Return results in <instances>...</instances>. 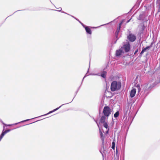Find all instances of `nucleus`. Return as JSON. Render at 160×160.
Listing matches in <instances>:
<instances>
[{"mask_svg": "<svg viewBox=\"0 0 160 160\" xmlns=\"http://www.w3.org/2000/svg\"><path fill=\"white\" fill-rule=\"evenodd\" d=\"M65 104H62V105H61V106H60L58 108L54 109L52 111H51L50 112H49L48 113L46 114H45V115H43V116H45V115H48L49 114H50V113H51L53 112H54L55 111H56V110H58V109L60 108H61L62 106L63 105H64ZM42 116V115L41 116Z\"/></svg>", "mask_w": 160, "mask_h": 160, "instance_id": "12", "label": "nucleus"}, {"mask_svg": "<svg viewBox=\"0 0 160 160\" xmlns=\"http://www.w3.org/2000/svg\"><path fill=\"white\" fill-rule=\"evenodd\" d=\"M75 18V19H76L77 20V19L76 18Z\"/></svg>", "mask_w": 160, "mask_h": 160, "instance_id": "29", "label": "nucleus"}, {"mask_svg": "<svg viewBox=\"0 0 160 160\" xmlns=\"http://www.w3.org/2000/svg\"><path fill=\"white\" fill-rule=\"evenodd\" d=\"M112 148L113 149H114L115 148V143L114 142H112Z\"/></svg>", "mask_w": 160, "mask_h": 160, "instance_id": "19", "label": "nucleus"}, {"mask_svg": "<svg viewBox=\"0 0 160 160\" xmlns=\"http://www.w3.org/2000/svg\"><path fill=\"white\" fill-rule=\"evenodd\" d=\"M112 111V109L108 106H107L104 107L103 111V113L104 115L107 117V118H108V117L111 114Z\"/></svg>", "mask_w": 160, "mask_h": 160, "instance_id": "2", "label": "nucleus"}, {"mask_svg": "<svg viewBox=\"0 0 160 160\" xmlns=\"http://www.w3.org/2000/svg\"><path fill=\"white\" fill-rule=\"evenodd\" d=\"M138 50L137 49L135 52L134 54H135L138 52Z\"/></svg>", "mask_w": 160, "mask_h": 160, "instance_id": "24", "label": "nucleus"}, {"mask_svg": "<svg viewBox=\"0 0 160 160\" xmlns=\"http://www.w3.org/2000/svg\"><path fill=\"white\" fill-rule=\"evenodd\" d=\"M72 17L74 18L73 16H72Z\"/></svg>", "mask_w": 160, "mask_h": 160, "instance_id": "31", "label": "nucleus"}, {"mask_svg": "<svg viewBox=\"0 0 160 160\" xmlns=\"http://www.w3.org/2000/svg\"><path fill=\"white\" fill-rule=\"evenodd\" d=\"M108 130H109V129H108V130L106 132V134L108 133Z\"/></svg>", "mask_w": 160, "mask_h": 160, "instance_id": "26", "label": "nucleus"}, {"mask_svg": "<svg viewBox=\"0 0 160 160\" xmlns=\"http://www.w3.org/2000/svg\"><path fill=\"white\" fill-rule=\"evenodd\" d=\"M128 38L129 40L131 42L134 41L136 39L135 36L132 34H130L128 36Z\"/></svg>", "mask_w": 160, "mask_h": 160, "instance_id": "5", "label": "nucleus"}, {"mask_svg": "<svg viewBox=\"0 0 160 160\" xmlns=\"http://www.w3.org/2000/svg\"><path fill=\"white\" fill-rule=\"evenodd\" d=\"M150 48L149 46L146 47V48H143L142 50H143V52H144L147 49H149Z\"/></svg>", "mask_w": 160, "mask_h": 160, "instance_id": "20", "label": "nucleus"}, {"mask_svg": "<svg viewBox=\"0 0 160 160\" xmlns=\"http://www.w3.org/2000/svg\"><path fill=\"white\" fill-rule=\"evenodd\" d=\"M86 76V75H85V76H84V78H83V79L84 78H85Z\"/></svg>", "mask_w": 160, "mask_h": 160, "instance_id": "28", "label": "nucleus"}, {"mask_svg": "<svg viewBox=\"0 0 160 160\" xmlns=\"http://www.w3.org/2000/svg\"><path fill=\"white\" fill-rule=\"evenodd\" d=\"M103 123V126L106 128L108 129V124L107 123L104 122Z\"/></svg>", "mask_w": 160, "mask_h": 160, "instance_id": "17", "label": "nucleus"}, {"mask_svg": "<svg viewBox=\"0 0 160 160\" xmlns=\"http://www.w3.org/2000/svg\"><path fill=\"white\" fill-rule=\"evenodd\" d=\"M95 122H96V123H97V125L99 128V129L100 133V136H101V140H102V141L103 142L104 141V138L102 136V134H103L102 133V132L101 130H100V129L99 125L98 123L96 121H95Z\"/></svg>", "mask_w": 160, "mask_h": 160, "instance_id": "13", "label": "nucleus"}, {"mask_svg": "<svg viewBox=\"0 0 160 160\" xmlns=\"http://www.w3.org/2000/svg\"><path fill=\"white\" fill-rule=\"evenodd\" d=\"M143 51H144L143 50H142V51L141 52L140 54L141 55H142L143 54V53L144 52Z\"/></svg>", "mask_w": 160, "mask_h": 160, "instance_id": "23", "label": "nucleus"}, {"mask_svg": "<svg viewBox=\"0 0 160 160\" xmlns=\"http://www.w3.org/2000/svg\"><path fill=\"white\" fill-rule=\"evenodd\" d=\"M106 74V72L105 71H103L101 74V76L103 78H105Z\"/></svg>", "mask_w": 160, "mask_h": 160, "instance_id": "16", "label": "nucleus"}, {"mask_svg": "<svg viewBox=\"0 0 160 160\" xmlns=\"http://www.w3.org/2000/svg\"><path fill=\"white\" fill-rule=\"evenodd\" d=\"M119 115V112H116L114 114V117L115 118H117Z\"/></svg>", "mask_w": 160, "mask_h": 160, "instance_id": "18", "label": "nucleus"}, {"mask_svg": "<svg viewBox=\"0 0 160 160\" xmlns=\"http://www.w3.org/2000/svg\"><path fill=\"white\" fill-rule=\"evenodd\" d=\"M114 158L115 160H119V155L118 153V151L117 149H116V151L115 155L114 156Z\"/></svg>", "mask_w": 160, "mask_h": 160, "instance_id": "10", "label": "nucleus"}, {"mask_svg": "<svg viewBox=\"0 0 160 160\" xmlns=\"http://www.w3.org/2000/svg\"><path fill=\"white\" fill-rule=\"evenodd\" d=\"M107 117L105 116H102L101 118L100 122L101 123H104L105 122V121L106 120Z\"/></svg>", "mask_w": 160, "mask_h": 160, "instance_id": "11", "label": "nucleus"}, {"mask_svg": "<svg viewBox=\"0 0 160 160\" xmlns=\"http://www.w3.org/2000/svg\"><path fill=\"white\" fill-rule=\"evenodd\" d=\"M58 11H61L62 10V8H58Z\"/></svg>", "mask_w": 160, "mask_h": 160, "instance_id": "22", "label": "nucleus"}, {"mask_svg": "<svg viewBox=\"0 0 160 160\" xmlns=\"http://www.w3.org/2000/svg\"><path fill=\"white\" fill-rule=\"evenodd\" d=\"M142 15L140 14V15L139 17H138V19L139 20H141L142 19Z\"/></svg>", "mask_w": 160, "mask_h": 160, "instance_id": "21", "label": "nucleus"}, {"mask_svg": "<svg viewBox=\"0 0 160 160\" xmlns=\"http://www.w3.org/2000/svg\"><path fill=\"white\" fill-rule=\"evenodd\" d=\"M79 22L82 24V26L85 28V30L87 33L91 34H92V31L90 29V28L88 26H86L85 25L83 24L80 21H78Z\"/></svg>", "mask_w": 160, "mask_h": 160, "instance_id": "4", "label": "nucleus"}, {"mask_svg": "<svg viewBox=\"0 0 160 160\" xmlns=\"http://www.w3.org/2000/svg\"><path fill=\"white\" fill-rule=\"evenodd\" d=\"M30 119H27V120H24V121H22L21 122H18V123H15V124H8V125H6L4 123L2 122V123L4 125H7V126H12L13 125H17V124H18V123H20L21 122H26V121H29V120H30Z\"/></svg>", "mask_w": 160, "mask_h": 160, "instance_id": "14", "label": "nucleus"}, {"mask_svg": "<svg viewBox=\"0 0 160 160\" xmlns=\"http://www.w3.org/2000/svg\"><path fill=\"white\" fill-rule=\"evenodd\" d=\"M131 18L129 20H128L127 22V23H128L130 21V20H131Z\"/></svg>", "mask_w": 160, "mask_h": 160, "instance_id": "25", "label": "nucleus"}, {"mask_svg": "<svg viewBox=\"0 0 160 160\" xmlns=\"http://www.w3.org/2000/svg\"><path fill=\"white\" fill-rule=\"evenodd\" d=\"M106 97H109V96H106Z\"/></svg>", "mask_w": 160, "mask_h": 160, "instance_id": "30", "label": "nucleus"}, {"mask_svg": "<svg viewBox=\"0 0 160 160\" xmlns=\"http://www.w3.org/2000/svg\"><path fill=\"white\" fill-rule=\"evenodd\" d=\"M121 87V84L116 81H113L111 85V89L112 91H114L119 89Z\"/></svg>", "mask_w": 160, "mask_h": 160, "instance_id": "1", "label": "nucleus"}, {"mask_svg": "<svg viewBox=\"0 0 160 160\" xmlns=\"http://www.w3.org/2000/svg\"><path fill=\"white\" fill-rule=\"evenodd\" d=\"M122 50H124L126 52H128L130 50V45L128 42L125 43L123 45L122 47L121 48Z\"/></svg>", "mask_w": 160, "mask_h": 160, "instance_id": "3", "label": "nucleus"}, {"mask_svg": "<svg viewBox=\"0 0 160 160\" xmlns=\"http://www.w3.org/2000/svg\"><path fill=\"white\" fill-rule=\"evenodd\" d=\"M61 12H63V13H66V14H67V13H66V12H64L63 11H62ZM68 15H69V14H68Z\"/></svg>", "mask_w": 160, "mask_h": 160, "instance_id": "27", "label": "nucleus"}, {"mask_svg": "<svg viewBox=\"0 0 160 160\" xmlns=\"http://www.w3.org/2000/svg\"><path fill=\"white\" fill-rule=\"evenodd\" d=\"M138 28L139 29V32L140 33H142L145 28V27L143 24H140L138 27Z\"/></svg>", "mask_w": 160, "mask_h": 160, "instance_id": "7", "label": "nucleus"}, {"mask_svg": "<svg viewBox=\"0 0 160 160\" xmlns=\"http://www.w3.org/2000/svg\"><path fill=\"white\" fill-rule=\"evenodd\" d=\"M124 20H122L121 21V23L119 24L118 28V29L117 30V32H116L117 33H118L119 32L120 28H121V25L124 22Z\"/></svg>", "mask_w": 160, "mask_h": 160, "instance_id": "15", "label": "nucleus"}, {"mask_svg": "<svg viewBox=\"0 0 160 160\" xmlns=\"http://www.w3.org/2000/svg\"><path fill=\"white\" fill-rule=\"evenodd\" d=\"M124 52L122 50V49L121 48L119 50H117L116 51V55L117 56L119 57L120 55L122 54V53H123Z\"/></svg>", "mask_w": 160, "mask_h": 160, "instance_id": "6", "label": "nucleus"}, {"mask_svg": "<svg viewBox=\"0 0 160 160\" xmlns=\"http://www.w3.org/2000/svg\"><path fill=\"white\" fill-rule=\"evenodd\" d=\"M136 90L135 88L132 89L130 92V96L131 98L133 97L136 93Z\"/></svg>", "mask_w": 160, "mask_h": 160, "instance_id": "8", "label": "nucleus"}, {"mask_svg": "<svg viewBox=\"0 0 160 160\" xmlns=\"http://www.w3.org/2000/svg\"><path fill=\"white\" fill-rule=\"evenodd\" d=\"M10 129H8L7 130H5V131L3 132V131L1 134L0 136V141L2 139L3 137L4 136V135L7 132H10Z\"/></svg>", "mask_w": 160, "mask_h": 160, "instance_id": "9", "label": "nucleus"}]
</instances>
